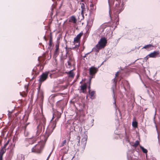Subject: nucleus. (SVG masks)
I'll use <instances>...</instances> for the list:
<instances>
[{
	"instance_id": "obj_5",
	"label": "nucleus",
	"mask_w": 160,
	"mask_h": 160,
	"mask_svg": "<svg viewBox=\"0 0 160 160\" xmlns=\"http://www.w3.org/2000/svg\"><path fill=\"white\" fill-rule=\"evenodd\" d=\"M44 143L43 142H38V144H36L32 149V152L36 153H40L44 147Z\"/></svg>"
},
{
	"instance_id": "obj_51",
	"label": "nucleus",
	"mask_w": 160,
	"mask_h": 160,
	"mask_svg": "<svg viewBox=\"0 0 160 160\" xmlns=\"http://www.w3.org/2000/svg\"><path fill=\"white\" fill-rule=\"evenodd\" d=\"M86 57V55H85V56H84V57Z\"/></svg>"
},
{
	"instance_id": "obj_44",
	"label": "nucleus",
	"mask_w": 160,
	"mask_h": 160,
	"mask_svg": "<svg viewBox=\"0 0 160 160\" xmlns=\"http://www.w3.org/2000/svg\"><path fill=\"white\" fill-rule=\"evenodd\" d=\"M81 81L80 82V83H82V81Z\"/></svg>"
},
{
	"instance_id": "obj_39",
	"label": "nucleus",
	"mask_w": 160,
	"mask_h": 160,
	"mask_svg": "<svg viewBox=\"0 0 160 160\" xmlns=\"http://www.w3.org/2000/svg\"><path fill=\"white\" fill-rule=\"evenodd\" d=\"M132 71L133 72H136V69L135 68H132Z\"/></svg>"
},
{
	"instance_id": "obj_9",
	"label": "nucleus",
	"mask_w": 160,
	"mask_h": 160,
	"mask_svg": "<svg viewBox=\"0 0 160 160\" xmlns=\"http://www.w3.org/2000/svg\"><path fill=\"white\" fill-rule=\"evenodd\" d=\"M49 74L50 76L51 77L52 75L49 72H46L43 73L40 76V78L39 80H45L47 79Z\"/></svg>"
},
{
	"instance_id": "obj_45",
	"label": "nucleus",
	"mask_w": 160,
	"mask_h": 160,
	"mask_svg": "<svg viewBox=\"0 0 160 160\" xmlns=\"http://www.w3.org/2000/svg\"><path fill=\"white\" fill-rule=\"evenodd\" d=\"M91 80L89 81V84H90V82H91Z\"/></svg>"
},
{
	"instance_id": "obj_10",
	"label": "nucleus",
	"mask_w": 160,
	"mask_h": 160,
	"mask_svg": "<svg viewBox=\"0 0 160 160\" xmlns=\"http://www.w3.org/2000/svg\"><path fill=\"white\" fill-rule=\"evenodd\" d=\"M159 53V52L158 51H154L153 52L148 54L146 58H148V57L155 58L157 57Z\"/></svg>"
},
{
	"instance_id": "obj_12",
	"label": "nucleus",
	"mask_w": 160,
	"mask_h": 160,
	"mask_svg": "<svg viewBox=\"0 0 160 160\" xmlns=\"http://www.w3.org/2000/svg\"><path fill=\"white\" fill-rule=\"evenodd\" d=\"M153 46L151 44L147 45L143 47L142 49H146L148 51H150L153 49Z\"/></svg>"
},
{
	"instance_id": "obj_28",
	"label": "nucleus",
	"mask_w": 160,
	"mask_h": 160,
	"mask_svg": "<svg viewBox=\"0 0 160 160\" xmlns=\"http://www.w3.org/2000/svg\"><path fill=\"white\" fill-rule=\"evenodd\" d=\"M139 144V142L138 140H137L135 142V143L133 145V146L134 147H136Z\"/></svg>"
},
{
	"instance_id": "obj_37",
	"label": "nucleus",
	"mask_w": 160,
	"mask_h": 160,
	"mask_svg": "<svg viewBox=\"0 0 160 160\" xmlns=\"http://www.w3.org/2000/svg\"><path fill=\"white\" fill-rule=\"evenodd\" d=\"M51 153H50V154H49V155H48L47 158V160H48V159H49L50 157V156L51 155Z\"/></svg>"
},
{
	"instance_id": "obj_3",
	"label": "nucleus",
	"mask_w": 160,
	"mask_h": 160,
	"mask_svg": "<svg viewBox=\"0 0 160 160\" xmlns=\"http://www.w3.org/2000/svg\"><path fill=\"white\" fill-rule=\"evenodd\" d=\"M82 136L83 137V138L81 140V145L80 143V137L79 136H78L77 139L78 141L77 145V146H79L80 147L79 148L80 149H82V151H83L86 146L88 136L85 133L83 134Z\"/></svg>"
},
{
	"instance_id": "obj_30",
	"label": "nucleus",
	"mask_w": 160,
	"mask_h": 160,
	"mask_svg": "<svg viewBox=\"0 0 160 160\" xmlns=\"http://www.w3.org/2000/svg\"><path fill=\"white\" fill-rule=\"evenodd\" d=\"M52 37H51L50 40H49V46L50 47H51L52 45Z\"/></svg>"
},
{
	"instance_id": "obj_38",
	"label": "nucleus",
	"mask_w": 160,
	"mask_h": 160,
	"mask_svg": "<svg viewBox=\"0 0 160 160\" xmlns=\"http://www.w3.org/2000/svg\"><path fill=\"white\" fill-rule=\"evenodd\" d=\"M90 85H89V87H88V92H90Z\"/></svg>"
},
{
	"instance_id": "obj_6",
	"label": "nucleus",
	"mask_w": 160,
	"mask_h": 160,
	"mask_svg": "<svg viewBox=\"0 0 160 160\" xmlns=\"http://www.w3.org/2000/svg\"><path fill=\"white\" fill-rule=\"evenodd\" d=\"M89 74L90 75L89 80H91L93 77L95 75L98 71L97 68L92 67L89 69Z\"/></svg>"
},
{
	"instance_id": "obj_29",
	"label": "nucleus",
	"mask_w": 160,
	"mask_h": 160,
	"mask_svg": "<svg viewBox=\"0 0 160 160\" xmlns=\"http://www.w3.org/2000/svg\"><path fill=\"white\" fill-rule=\"evenodd\" d=\"M105 29V28H104V27H101L99 28V31L100 32H104Z\"/></svg>"
},
{
	"instance_id": "obj_42",
	"label": "nucleus",
	"mask_w": 160,
	"mask_h": 160,
	"mask_svg": "<svg viewBox=\"0 0 160 160\" xmlns=\"http://www.w3.org/2000/svg\"><path fill=\"white\" fill-rule=\"evenodd\" d=\"M144 84V86L146 88H148V87L146 85V84Z\"/></svg>"
},
{
	"instance_id": "obj_16",
	"label": "nucleus",
	"mask_w": 160,
	"mask_h": 160,
	"mask_svg": "<svg viewBox=\"0 0 160 160\" xmlns=\"http://www.w3.org/2000/svg\"><path fill=\"white\" fill-rule=\"evenodd\" d=\"M108 4L109 5V14L110 16L111 17V11L110 9V6L112 4H113L114 2V0H108Z\"/></svg>"
},
{
	"instance_id": "obj_52",
	"label": "nucleus",
	"mask_w": 160,
	"mask_h": 160,
	"mask_svg": "<svg viewBox=\"0 0 160 160\" xmlns=\"http://www.w3.org/2000/svg\"><path fill=\"white\" fill-rule=\"evenodd\" d=\"M147 91H148V92H149V91H148V90H147Z\"/></svg>"
},
{
	"instance_id": "obj_48",
	"label": "nucleus",
	"mask_w": 160,
	"mask_h": 160,
	"mask_svg": "<svg viewBox=\"0 0 160 160\" xmlns=\"http://www.w3.org/2000/svg\"><path fill=\"white\" fill-rule=\"evenodd\" d=\"M70 138H70H69L68 139V140H69H69Z\"/></svg>"
},
{
	"instance_id": "obj_4",
	"label": "nucleus",
	"mask_w": 160,
	"mask_h": 160,
	"mask_svg": "<svg viewBox=\"0 0 160 160\" xmlns=\"http://www.w3.org/2000/svg\"><path fill=\"white\" fill-rule=\"evenodd\" d=\"M56 126V122L55 121L50 122L48 127L47 128L45 135V140L46 141L48 137L52 132Z\"/></svg>"
},
{
	"instance_id": "obj_49",
	"label": "nucleus",
	"mask_w": 160,
	"mask_h": 160,
	"mask_svg": "<svg viewBox=\"0 0 160 160\" xmlns=\"http://www.w3.org/2000/svg\"><path fill=\"white\" fill-rule=\"evenodd\" d=\"M52 119H53V118H52V119L51 120V122H52L51 121H52Z\"/></svg>"
},
{
	"instance_id": "obj_36",
	"label": "nucleus",
	"mask_w": 160,
	"mask_h": 160,
	"mask_svg": "<svg viewBox=\"0 0 160 160\" xmlns=\"http://www.w3.org/2000/svg\"><path fill=\"white\" fill-rule=\"evenodd\" d=\"M90 7H91V9H92V7H93L94 6V5L92 3H91L90 5Z\"/></svg>"
},
{
	"instance_id": "obj_17",
	"label": "nucleus",
	"mask_w": 160,
	"mask_h": 160,
	"mask_svg": "<svg viewBox=\"0 0 160 160\" xmlns=\"http://www.w3.org/2000/svg\"><path fill=\"white\" fill-rule=\"evenodd\" d=\"M69 22H73V23H75L76 22V19L75 16H72L69 19Z\"/></svg>"
},
{
	"instance_id": "obj_13",
	"label": "nucleus",
	"mask_w": 160,
	"mask_h": 160,
	"mask_svg": "<svg viewBox=\"0 0 160 160\" xmlns=\"http://www.w3.org/2000/svg\"><path fill=\"white\" fill-rule=\"evenodd\" d=\"M87 85L85 83L83 84L82 85L80 86V90L82 91V92L85 93V90L87 88Z\"/></svg>"
},
{
	"instance_id": "obj_43",
	"label": "nucleus",
	"mask_w": 160,
	"mask_h": 160,
	"mask_svg": "<svg viewBox=\"0 0 160 160\" xmlns=\"http://www.w3.org/2000/svg\"><path fill=\"white\" fill-rule=\"evenodd\" d=\"M94 121V119H92V122H93Z\"/></svg>"
},
{
	"instance_id": "obj_47",
	"label": "nucleus",
	"mask_w": 160,
	"mask_h": 160,
	"mask_svg": "<svg viewBox=\"0 0 160 160\" xmlns=\"http://www.w3.org/2000/svg\"><path fill=\"white\" fill-rule=\"evenodd\" d=\"M118 19H117V22H118Z\"/></svg>"
},
{
	"instance_id": "obj_25",
	"label": "nucleus",
	"mask_w": 160,
	"mask_h": 160,
	"mask_svg": "<svg viewBox=\"0 0 160 160\" xmlns=\"http://www.w3.org/2000/svg\"><path fill=\"white\" fill-rule=\"evenodd\" d=\"M66 143V140H64L63 141L62 143H61L59 144V147H61L64 146Z\"/></svg>"
},
{
	"instance_id": "obj_53",
	"label": "nucleus",
	"mask_w": 160,
	"mask_h": 160,
	"mask_svg": "<svg viewBox=\"0 0 160 160\" xmlns=\"http://www.w3.org/2000/svg\"><path fill=\"white\" fill-rule=\"evenodd\" d=\"M82 80H85L84 79H82Z\"/></svg>"
},
{
	"instance_id": "obj_1",
	"label": "nucleus",
	"mask_w": 160,
	"mask_h": 160,
	"mask_svg": "<svg viewBox=\"0 0 160 160\" xmlns=\"http://www.w3.org/2000/svg\"><path fill=\"white\" fill-rule=\"evenodd\" d=\"M107 42V38L105 37L101 38L98 44L92 49V50L97 52H98L100 49L104 48Z\"/></svg>"
},
{
	"instance_id": "obj_2",
	"label": "nucleus",
	"mask_w": 160,
	"mask_h": 160,
	"mask_svg": "<svg viewBox=\"0 0 160 160\" xmlns=\"http://www.w3.org/2000/svg\"><path fill=\"white\" fill-rule=\"evenodd\" d=\"M115 6L114 8V11L116 14H118L121 12L124 9V2L122 0H116L115 1Z\"/></svg>"
},
{
	"instance_id": "obj_11",
	"label": "nucleus",
	"mask_w": 160,
	"mask_h": 160,
	"mask_svg": "<svg viewBox=\"0 0 160 160\" xmlns=\"http://www.w3.org/2000/svg\"><path fill=\"white\" fill-rule=\"evenodd\" d=\"M37 131L36 132V136H38L41 132L42 130V126L39 124L37 127Z\"/></svg>"
},
{
	"instance_id": "obj_27",
	"label": "nucleus",
	"mask_w": 160,
	"mask_h": 160,
	"mask_svg": "<svg viewBox=\"0 0 160 160\" xmlns=\"http://www.w3.org/2000/svg\"><path fill=\"white\" fill-rule=\"evenodd\" d=\"M132 126L135 128H136L137 127L138 123L137 122L133 121L132 122Z\"/></svg>"
},
{
	"instance_id": "obj_26",
	"label": "nucleus",
	"mask_w": 160,
	"mask_h": 160,
	"mask_svg": "<svg viewBox=\"0 0 160 160\" xmlns=\"http://www.w3.org/2000/svg\"><path fill=\"white\" fill-rule=\"evenodd\" d=\"M59 54L58 49H55V51L54 52V57H57Z\"/></svg>"
},
{
	"instance_id": "obj_7",
	"label": "nucleus",
	"mask_w": 160,
	"mask_h": 160,
	"mask_svg": "<svg viewBox=\"0 0 160 160\" xmlns=\"http://www.w3.org/2000/svg\"><path fill=\"white\" fill-rule=\"evenodd\" d=\"M124 76V73L122 72V71H118L115 74V77L112 80H121L123 79V77Z\"/></svg>"
},
{
	"instance_id": "obj_19",
	"label": "nucleus",
	"mask_w": 160,
	"mask_h": 160,
	"mask_svg": "<svg viewBox=\"0 0 160 160\" xmlns=\"http://www.w3.org/2000/svg\"><path fill=\"white\" fill-rule=\"evenodd\" d=\"M90 95V98L92 99H94V95L95 93V92L94 91H92L91 92H88Z\"/></svg>"
},
{
	"instance_id": "obj_35",
	"label": "nucleus",
	"mask_w": 160,
	"mask_h": 160,
	"mask_svg": "<svg viewBox=\"0 0 160 160\" xmlns=\"http://www.w3.org/2000/svg\"><path fill=\"white\" fill-rule=\"evenodd\" d=\"M56 49H59V45L58 44H56L55 45Z\"/></svg>"
},
{
	"instance_id": "obj_50",
	"label": "nucleus",
	"mask_w": 160,
	"mask_h": 160,
	"mask_svg": "<svg viewBox=\"0 0 160 160\" xmlns=\"http://www.w3.org/2000/svg\"><path fill=\"white\" fill-rule=\"evenodd\" d=\"M156 112H155V115L156 114Z\"/></svg>"
},
{
	"instance_id": "obj_23",
	"label": "nucleus",
	"mask_w": 160,
	"mask_h": 160,
	"mask_svg": "<svg viewBox=\"0 0 160 160\" xmlns=\"http://www.w3.org/2000/svg\"><path fill=\"white\" fill-rule=\"evenodd\" d=\"M68 59H69L68 61H70V62H73L74 61V58L72 55V54L68 56Z\"/></svg>"
},
{
	"instance_id": "obj_31",
	"label": "nucleus",
	"mask_w": 160,
	"mask_h": 160,
	"mask_svg": "<svg viewBox=\"0 0 160 160\" xmlns=\"http://www.w3.org/2000/svg\"><path fill=\"white\" fill-rule=\"evenodd\" d=\"M29 84V83L28 84H26L24 86V88L25 89L26 91L27 92H28V85Z\"/></svg>"
},
{
	"instance_id": "obj_15",
	"label": "nucleus",
	"mask_w": 160,
	"mask_h": 160,
	"mask_svg": "<svg viewBox=\"0 0 160 160\" xmlns=\"http://www.w3.org/2000/svg\"><path fill=\"white\" fill-rule=\"evenodd\" d=\"M82 34L81 33L78 34L76 37H75L74 39V42L75 43L78 42Z\"/></svg>"
},
{
	"instance_id": "obj_46",
	"label": "nucleus",
	"mask_w": 160,
	"mask_h": 160,
	"mask_svg": "<svg viewBox=\"0 0 160 160\" xmlns=\"http://www.w3.org/2000/svg\"><path fill=\"white\" fill-rule=\"evenodd\" d=\"M65 48L66 49V50H67V46H66Z\"/></svg>"
},
{
	"instance_id": "obj_41",
	"label": "nucleus",
	"mask_w": 160,
	"mask_h": 160,
	"mask_svg": "<svg viewBox=\"0 0 160 160\" xmlns=\"http://www.w3.org/2000/svg\"><path fill=\"white\" fill-rule=\"evenodd\" d=\"M0 160H2V158L0 156Z\"/></svg>"
},
{
	"instance_id": "obj_24",
	"label": "nucleus",
	"mask_w": 160,
	"mask_h": 160,
	"mask_svg": "<svg viewBox=\"0 0 160 160\" xmlns=\"http://www.w3.org/2000/svg\"><path fill=\"white\" fill-rule=\"evenodd\" d=\"M68 73L69 77L72 78L74 77V75L73 74V72L72 71V70H71L69 71L68 72Z\"/></svg>"
},
{
	"instance_id": "obj_14",
	"label": "nucleus",
	"mask_w": 160,
	"mask_h": 160,
	"mask_svg": "<svg viewBox=\"0 0 160 160\" xmlns=\"http://www.w3.org/2000/svg\"><path fill=\"white\" fill-rule=\"evenodd\" d=\"M80 4L81 5V8L82 9L81 12V14L82 15V16H83L84 13L86 10V8H85L86 5L84 4V3L80 2Z\"/></svg>"
},
{
	"instance_id": "obj_40",
	"label": "nucleus",
	"mask_w": 160,
	"mask_h": 160,
	"mask_svg": "<svg viewBox=\"0 0 160 160\" xmlns=\"http://www.w3.org/2000/svg\"><path fill=\"white\" fill-rule=\"evenodd\" d=\"M82 2L81 3H84L85 2L84 0H81Z\"/></svg>"
},
{
	"instance_id": "obj_8",
	"label": "nucleus",
	"mask_w": 160,
	"mask_h": 160,
	"mask_svg": "<svg viewBox=\"0 0 160 160\" xmlns=\"http://www.w3.org/2000/svg\"><path fill=\"white\" fill-rule=\"evenodd\" d=\"M117 81H113V85L112 88V90L113 93V98L114 99V102H113V104L114 105V107L116 109V99L115 98V94H114V90L116 88V85L117 84Z\"/></svg>"
},
{
	"instance_id": "obj_21",
	"label": "nucleus",
	"mask_w": 160,
	"mask_h": 160,
	"mask_svg": "<svg viewBox=\"0 0 160 160\" xmlns=\"http://www.w3.org/2000/svg\"><path fill=\"white\" fill-rule=\"evenodd\" d=\"M69 149V147L68 146L64 148L62 150V152L64 154L67 153Z\"/></svg>"
},
{
	"instance_id": "obj_33",
	"label": "nucleus",
	"mask_w": 160,
	"mask_h": 160,
	"mask_svg": "<svg viewBox=\"0 0 160 160\" xmlns=\"http://www.w3.org/2000/svg\"><path fill=\"white\" fill-rule=\"evenodd\" d=\"M8 142H9V141H8L5 144H4V145H3V146L2 148L5 149V148H6V146L8 144Z\"/></svg>"
},
{
	"instance_id": "obj_18",
	"label": "nucleus",
	"mask_w": 160,
	"mask_h": 160,
	"mask_svg": "<svg viewBox=\"0 0 160 160\" xmlns=\"http://www.w3.org/2000/svg\"><path fill=\"white\" fill-rule=\"evenodd\" d=\"M93 22V19L90 18H89V20L88 21H87V24L88 25L90 26L92 25Z\"/></svg>"
},
{
	"instance_id": "obj_22",
	"label": "nucleus",
	"mask_w": 160,
	"mask_h": 160,
	"mask_svg": "<svg viewBox=\"0 0 160 160\" xmlns=\"http://www.w3.org/2000/svg\"><path fill=\"white\" fill-rule=\"evenodd\" d=\"M5 152V149L2 148L0 151V156L2 158L3 155Z\"/></svg>"
},
{
	"instance_id": "obj_34",
	"label": "nucleus",
	"mask_w": 160,
	"mask_h": 160,
	"mask_svg": "<svg viewBox=\"0 0 160 160\" xmlns=\"http://www.w3.org/2000/svg\"><path fill=\"white\" fill-rule=\"evenodd\" d=\"M71 62L70 61H68V65L69 66H71V62Z\"/></svg>"
},
{
	"instance_id": "obj_20",
	"label": "nucleus",
	"mask_w": 160,
	"mask_h": 160,
	"mask_svg": "<svg viewBox=\"0 0 160 160\" xmlns=\"http://www.w3.org/2000/svg\"><path fill=\"white\" fill-rule=\"evenodd\" d=\"M140 148L142 150L143 152L146 154V156L147 157V153L148 152V150L147 149L144 148L141 145L139 146Z\"/></svg>"
},
{
	"instance_id": "obj_32",
	"label": "nucleus",
	"mask_w": 160,
	"mask_h": 160,
	"mask_svg": "<svg viewBox=\"0 0 160 160\" xmlns=\"http://www.w3.org/2000/svg\"><path fill=\"white\" fill-rule=\"evenodd\" d=\"M40 81V82H39V86H38V90H39V89H40V86L41 85V83H42V82L43 81Z\"/></svg>"
}]
</instances>
